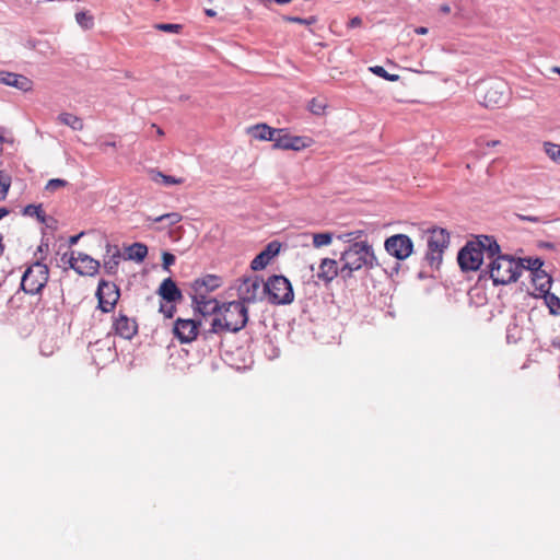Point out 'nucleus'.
Returning <instances> with one entry per match:
<instances>
[{"label": "nucleus", "mask_w": 560, "mask_h": 560, "mask_svg": "<svg viewBox=\"0 0 560 560\" xmlns=\"http://www.w3.org/2000/svg\"><path fill=\"white\" fill-rule=\"evenodd\" d=\"M340 275L342 278H351L354 271L362 268L373 269L378 265L372 245L368 241L354 242L349 245L340 256Z\"/></svg>", "instance_id": "obj_1"}, {"label": "nucleus", "mask_w": 560, "mask_h": 560, "mask_svg": "<svg viewBox=\"0 0 560 560\" xmlns=\"http://www.w3.org/2000/svg\"><path fill=\"white\" fill-rule=\"evenodd\" d=\"M248 320V310L243 302L232 301L221 306L219 314L212 319L211 332H237Z\"/></svg>", "instance_id": "obj_2"}, {"label": "nucleus", "mask_w": 560, "mask_h": 560, "mask_svg": "<svg viewBox=\"0 0 560 560\" xmlns=\"http://www.w3.org/2000/svg\"><path fill=\"white\" fill-rule=\"evenodd\" d=\"M490 278L493 284H509L515 282L521 276V265L506 255H498L489 264Z\"/></svg>", "instance_id": "obj_3"}, {"label": "nucleus", "mask_w": 560, "mask_h": 560, "mask_svg": "<svg viewBox=\"0 0 560 560\" xmlns=\"http://www.w3.org/2000/svg\"><path fill=\"white\" fill-rule=\"evenodd\" d=\"M508 85L499 78L480 81L476 88L478 101L486 107L501 106L508 100Z\"/></svg>", "instance_id": "obj_4"}, {"label": "nucleus", "mask_w": 560, "mask_h": 560, "mask_svg": "<svg viewBox=\"0 0 560 560\" xmlns=\"http://www.w3.org/2000/svg\"><path fill=\"white\" fill-rule=\"evenodd\" d=\"M428 249L425 260L432 268H438L443 259V254L450 245V234L445 229L435 228L428 231Z\"/></svg>", "instance_id": "obj_5"}, {"label": "nucleus", "mask_w": 560, "mask_h": 560, "mask_svg": "<svg viewBox=\"0 0 560 560\" xmlns=\"http://www.w3.org/2000/svg\"><path fill=\"white\" fill-rule=\"evenodd\" d=\"M262 293L272 304L285 305L294 300L291 282L283 276H272L262 285Z\"/></svg>", "instance_id": "obj_6"}, {"label": "nucleus", "mask_w": 560, "mask_h": 560, "mask_svg": "<svg viewBox=\"0 0 560 560\" xmlns=\"http://www.w3.org/2000/svg\"><path fill=\"white\" fill-rule=\"evenodd\" d=\"M49 277L48 267L37 260L31 265L23 273L21 288L25 293L38 294L46 285Z\"/></svg>", "instance_id": "obj_7"}, {"label": "nucleus", "mask_w": 560, "mask_h": 560, "mask_svg": "<svg viewBox=\"0 0 560 560\" xmlns=\"http://www.w3.org/2000/svg\"><path fill=\"white\" fill-rule=\"evenodd\" d=\"M482 243L469 242L464 246L457 256L458 264L464 271H475L479 269L483 261Z\"/></svg>", "instance_id": "obj_8"}, {"label": "nucleus", "mask_w": 560, "mask_h": 560, "mask_svg": "<svg viewBox=\"0 0 560 560\" xmlns=\"http://www.w3.org/2000/svg\"><path fill=\"white\" fill-rule=\"evenodd\" d=\"M386 252L398 260L407 259L413 252V243L406 234H395L384 243Z\"/></svg>", "instance_id": "obj_9"}, {"label": "nucleus", "mask_w": 560, "mask_h": 560, "mask_svg": "<svg viewBox=\"0 0 560 560\" xmlns=\"http://www.w3.org/2000/svg\"><path fill=\"white\" fill-rule=\"evenodd\" d=\"M119 296V289L115 283L105 280L100 281L96 298L98 300V308L102 310V312H110L115 307Z\"/></svg>", "instance_id": "obj_10"}, {"label": "nucleus", "mask_w": 560, "mask_h": 560, "mask_svg": "<svg viewBox=\"0 0 560 560\" xmlns=\"http://www.w3.org/2000/svg\"><path fill=\"white\" fill-rule=\"evenodd\" d=\"M262 280L257 276L245 278L237 289L238 302L244 304L255 302L260 295L265 294L262 293Z\"/></svg>", "instance_id": "obj_11"}, {"label": "nucleus", "mask_w": 560, "mask_h": 560, "mask_svg": "<svg viewBox=\"0 0 560 560\" xmlns=\"http://www.w3.org/2000/svg\"><path fill=\"white\" fill-rule=\"evenodd\" d=\"M199 325L200 322L195 319L177 318L173 332L182 343H189L197 338Z\"/></svg>", "instance_id": "obj_12"}, {"label": "nucleus", "mask_w": 560, "mask_h": 560, "mask_svg": "<svg viewBox=\"0 0 560 560\" xmlns=\"http://www.w3.org/2000/svg\"><path fill=\"white\" fill-rule=\"evenodd\" d=\"M69 264L72 269L82 276H93L100 268L97 260L83 253H78L77 256L72 253Z\"/></svg>", "instance_id": "obj_13"}, {"label": "nucleus", "mask_w": 560, "mask_h": 560, "mask_svg": "<svg viewBox=\"0 0 560 560\" xmlns=\"http://www.w3.org/2000/svg\"><path fill=\"white\" fill-rule=\"evenodd\" d=\"M0 83L15 88L22 92H30L34 86L33 81L27 77L8 71H0Z\"/></svg>", "instance_id": "obj_14"}, {"label": "nucleus", "mask_w": 560, "mask_h": 560, "mask_svg": "<svg viewBox=\"0 0 560 560\" xmlns=\"http://www.w3.org/2000/svg\"><path fill=\"white\" fill-rule=\"evenodd\" d=\"M273 147L277 149H282V150L299 151V150L306 148L307 142H306V139L303 137L290 136L288 133H283L282 129H279V132H278V136L276 139V144H273Z\"/></svg>", "instance_id": "obj_15"}, {"label": "nucleus", "mask_w": 560, "mask_h": 560, "mask_svg": "<svg viewBox=\"0 0 560 560\" xmlns=\"http://www.w3.org/2000/svg\"><path fill=\"white\" fill-rule=\"evenodd\" d=\"M192 301L196 310L203 316L215 313L219 314L221 310L219 302L203 292L195 293Z\"/></svg>", "instance_id": "obj_16"}, {"label": "nucleus", "mask_w": 560, "mask_h": 560, "mask_svg": "<svg viewBox=\"0 0 560 560\" xmlns=\"http://www.w3.org/2000/svg\"><path fill=\"white\" fill-rule=\"evenodd\" d=\"M114 328L116 334L125 339H131L137 332L136 322L125 315H119L115 319Z\"/></svg>", "instance_id": "obj_17"}, {"label": "nucleus", "mask_w": 560, "mask_h": 560, "mask_svg": "<svg viewBox=\"0 0 560 560\" xmlns=\"http://www.w3.org/2000/svg\"><path fill=\"white\" fill-rule=\"evenodd\" d=\"M340 273V268L335 259L324 258L320 261L317 278L328 283Z\"/></svg>", "instance_id": "obj_18"}, {"label": "nucleus", "mask_w": 560, "mask_h": 560, "mask_svg": "<svg viewBox=\"0 0 560 560\" xmlns=\"http://www.w3.org/2000/svg\"><path fill=\"white\" fill-rule=\"evenodd\" d=\"M159 294L167 303H173L182 299L180 290L171 278L163 280L159 288Z\"/></svg>", "instance_id": "obj_19"}, {"label": "nucleus", "mask_w": 560, "mask_h": 560, "mask_svg": "<svg viewBox=\"0 0 560 560\" xmlns=\"http://www.w3.org/2000/svg\"><path fill=\"white\" fill-rule=\"evenodd\" d=\"M221 284V280L217 276H207L202 279H197L195 281V293L203 292L205 294H208L210 291L215 290Z\"/></svg>", "instance_id": "obj_20"}, {"label": "nucleus", "mask_w": 560, "mask_h": 560, "mask_svg": "<svg viewBox=\"0 0 560 560\" xmlns=\"http://www.w3.org/2000/svg\"><path fill=\"white\" fill-rule=\"evenodd\" d=\"M532 282L535 285L536 290L546 295L547 293H549L552 280L551 277L545 270L540 269L532 275Z\"/></svg>", "instance_id": "obj_21"}, {"label": "nucleus", "mask_w": 560, "mask_h": 560, "mask_svg": "<svg viewBox=\"0 0 560 560\" xmlns=\"http://www.w3.org/2000/svg\"><path fill=\"white\" fill-rule=\"evenodd\" d=\"M253 137L258 140H269L276 144V139L279 132V129H273L268 127L267 125H256L250 130Z\"/></svg>", "instance_id": "obj_22"}, {"label": "nucleus", "mask_w": 560, "mask_h": 560, "mask_svg": "<svg viewBox=\"0 0 560 560\" xmlns=\"http://www.w3.org/2000/svg\"><path fill=\"white\" fill-rule=\"evenodd\" d=\"M148 255V247L143 243H133L126 248V259L141 262Z\"/></svg>", "instance_id": "obj_23"}, {"label": "nucleus", "mask_w": 560, "mask_h": 560, "mask_svg": "<svg viewBox=\"0 0 560 560\" xmlns=\"http://www.w3.org/2000/svg\"><path fill=\"white\" fill-rule=\"evenodd\" d=\"M478 242H481L483 245V258L487 257L488 259L493 260L498 255H500V246L492 237L482 236L481 238H478Z\"/></svg>", "instance_id": "obj_24"}, {"label": "nucleus", "mask_w": 560, "mask_h": 560, "mask_svg": "<svg viewBox=\"0 0 560 560\" xmlns=\"http://www.w3.org/2000/svg\"><path fill=\"white\" fill-rule=\"evenodd\" d=\"M121 254L118 247H114L112 254L104 259V269L108 275H115L118 270Z\"/></svg>", "instance_id": "obj_25"}, {"label": "nucleus", "mask_w": 560, "mask_h": 560, "mask_svg": "<svg viewBox=\"0 0 560 560\" xmlns=\"http://www.w3.org/2000/svg\"><path fill=\"white\" fill-rule=\"evenodd\" d=\"M57 119L60 124L70 127L72 130H82L83 129L82 119L73 114L61 113Z\"/></svg>", "instance_id": "obj_26"}, {"label": "nucleus", "mask_w": 560, "mask_h": 560, "mask_svg": "<svg viewBox=\"0 0 560 560\" xmlns=\"http://www.w3.org/2000/svg\"><path fill=\"white\" fill-rule=\"evenodd\" d=\"M150 174H151V179L154 183L163 184L165 186L177 185V184L183 183L182 178H176L174 176L165 175L160 171L152 170L150 172Z\"/></svg>", "instance_id": "obj_27"}, {"label": "nucleus", "mask_w": 560, "mask_h": 560, "mask_svg": "<svg viewBox=\"0 0 560 560\" xmlns=\"http://www.w3.org/2000/svg\"><path fill=\"white\" fill-rule=\"evenodd\" d=\"M151 220L155 223H163V228H170L178 223L182 220V215L178 212H170Z\"/></svg>", "instance_id": "obj_28"}, {"label": "nucleus", "mask_w": 560, "mask_h": 560, "mask_svg": "<svg viewBox=\"0 0 560 560\" xmlns=\"http://www.w3.org/2000/svg\"><path fill=\"white\" fill-rule=\"evenodd\" d=\"M23 214L28 217H36V219L40 223H46L47 217L45 212L43 211V208L40 205H27L23 209Z\"/></svg>", "instance_id": "obj_29"}, {"label": "nucleus", "mask_w": 560, "mask_h": 560, "mask_svg": "<svg viewBox=\"0 0 560 560\" xmlns=\"http://www.w3.org/2000/svg\"><path fill=\"white\" fill-rule=\"evenodd\" d=\"M517 262H520V265H521V271L523 269H527V270L532 271V275L534 272H537L538 270H540L542 265H544L541 259H539V258H530V257L520 259V260H517Z\"/></svg>", "instance_id": "obj_30"}, {"label": "nucleus", "mask_w": 560, "mask_h": 560, "mask_svg": "<svg viewBox=\"0 0 560 560\" xmlns=\"http://www.w3.org/2000/svg\"><path fill=\"white\" fill-rule=\"evenodd\" d=\"M335 236L339 241H342L343 243H348L349 245H351L354 242L362 241L361 237L363 236V231L355 230V231H351V232H347V233H340Z\"/></svg>", "instance_id": "obj_31"}, {"label": "nucleus", "mask_w": 560, "mask_h": 560, "mask_svg": "<svg viewBox=\"0 0 560 560\" xmlns=\"http://www.w3.org/2000/svg\"><path fill=\"white\" fill-rule=\"evenodd\" d=\"M11 187V176L0 171V201H3L9 192V189Z\"/></svg>", "instance_id": "obj_32"}, {"label": "nucleus", "mask_w": 560, "mask_h": 560, "mask_svg": "<svg viewBox=\"0 0 560 560\" xmlns=\"http://www.w3.org/2000/svg\"><path fill=\"white\" fill-rule=\"evenodd\" d=\"M545 301L550 313L560 316V298L553 293H547L545 295Z\"/></svg>", "instance_id": "obj_33"}, {"label": "nucleus", "mask_w": 560, "mask_h": 560, "mask_svg": "<svg viewBox=\"0 0 560 560\" xmlns=\"http://www.w3.org/2000/svg\"><path fill=\"white\" fill-rule=\"evenodd\" d=\"M335 235L332 233H315L313 234V245L317 248L327 246L331 243L332 237Z\"/></svg>", "instance_id": "obj_34"}, {"label": "nucleus", "mask_w": 560, "mask_h": 560, "mask_svg": "<svg viewBox=\"0 0 560 560\" xmlns=\"http://www.w3.org/2000/svg\"><path fill=\"white\" fill-rule=\"evenodd\" d=\"M75 21L84 30L92 28L94 24L93 16L83 11L75 14Z\"/></svg>", "instance_id": "obj_35"}, {"label": "nucleus", "mask_w": 560, "mask_h": 560, "mask_svg": "<svg viewBox=\"0 0 560 560\" xmlns=\"http://www.w3.org/2000/svg\"><path fill=\"white\" fill-rule=\"evenodd\" d=\"M545 153L555 162L560 163V144L546 142L544 144Z\"/></svg>", "instance_id": "obj_36"}, {"label": "nucleus", "mask_w": 560, "mask_h": 560, "mask_svg": "<svg viewBox=\"0 0 560 560\" xmlns=\"http://www.w3.org/2000/svg\"><path fill=\"white\" fill-rule=\"evenodd\" d=\"M370 71L375 75L381 77L390 82H395L399 79L398 74L388 73L382 66H373L370 68Z\"/></svg>", "instance_id": "obj_37"}, {"label": "nucleus", "mask_w": 560, "mask_h": 560, "mask_svg": "<svg viewBox=\"0 0 560 560\" xmlns=\"http://www.w3.org/2000/svg\"><path fill=\"white\" fill-rule=\"evenodd\" d=\"M326 102L319 98H313L308 104V109L311 113L317 116H322L325 113L326 109Z\"/></svg>", "instance_id": "obj_38"}, {"label": "nucleus", "mask_w": 560, "mask_h": 560, "mask_svg": "<svg viewBox=\"0 0 560 560\" xmlns=\"http://www.w3.org/2000/svg\"><path fill=\"white\" fill-rule=\"evenodd\" d=\"M270 262V259L267 257V254H264L260 252L250 262V267L253 270H261L264 269L268 264Z\"/></svg>", "instance_id": "obj_39"}, {"label": "nucleus", "mask_w": 560, "mask_h": 560, "mask_svg": "<svg viewBox=\"0 0 560 560\" xmlns=\"http://www.w3.org/2000/svg\"><path fill=\"white\" fill-rule=\"evenodd\" d=\"M68 186V182L61 178L49 179L46 184L45 189L49 192H55L59 188Z\"/></svg>", "instance_id": "obj_40"}, {"label": "nucleus", "mask_w": 560, "mask_h": 560, "mask_svg": "<svg viewBox=\"0 0 560 560\" xmlns=\"http://www.w3.org/2000/svg\"><path fill=\"white\" fill-rule=\"evenodd\" d=\"M155 28L166 33H178L182 30V25L173 23H160L155 25Z\"/></svg>", "instance_id": "obj_41"}, {"label": "nucleus", "mask_w": 560, "mask_h": 560, "mask_svg": "<svg viewBox=\"0 0 560 560\" xmlns=\"http://www.w3.org/2000/svg\"><path fill=\"white\" fill-rule=\"evenodd\" d=\"M284 20L291 23H299L303 25H312L316 21L314 16H311L308 19H303L299 16H284Z\"/></svg>", "instance_id": "obj_42"}, {"label": "nucleus", "mask_w": 560, "mask_h": 560, "mask_svg": "<svg viewBox=\"0 0 560 560\" xmlns=\"http://www.w3.org/2000/svg\"><path fill=\"white\" fill-rule=\"evenodd\" d=\"M279 248L280 245L277 242H271L266 246L262 253L267 254V257L271 260L279 253Z\"/></svg>", "instance_id": "obj_43"}, {"label": "nucleus", "mask_w": 560, "mask_h": 560, "mask_svg": "<svg viewBox=\"0 0 560 560\" xmlns=\"http://www.w3.org/2000/svg\"><path fill=\"white\" fill-rule=\"evenodd\" d=\"M175 306L172 304V303H168V304H161L160 306V312L166 317V318H172L175 314Z\"/></svg>", "instance_id": "obj_44"}, {"label": "nucleus", "mask_w": 560, "mask_h": 560, "mask_svg": "<svg viewBox=\"0 0 560 560\" xmlns=\"http://www.w3.org/2000/svg\"><path fill=\"white\" fill-rule=\"evenodd\" d=\"M162 260H163V268L165 270H168L170 266H172L175 262V256L171 253L165 252L162 255Z\"/></svg>", "instance_id": "obj_45"}, {"label": "nucleus", "mask_w": 560, "mask_h": 560, "mask_svg": "<svg viewBox=\"0 0 560 560\" xmlns=\"http://www.w3.org/2000/svg\"><path fill=\"white\" fill-rule=\"evenodd\" d=\"M362 23V20L359 16H354L349 21L348 26L351 28L360 26Z\"/></svg>", "instance_id": "obj_46"}, {"label": "nucleus", "mask_w": 560, "mask_h": 560, "mask_svg": "<svg viewBox=\"0 0 560 560\" xmlns=\"http://www.w3.org/2000/svg\"><path fill=\"white\" fill-rule=\"evenodd\" d=\"M521 220H524V221H529V222H534V223H537V222H540V219L538 217H533V215H522V214H518L517 215Z\"/></svg>", "instance_id": "obj_47"}, {"label": "nucleus", "mask_w": 560, "mask_h": 560, "mask_svg": "<svg viewBox=\"0 0 560 560\" xmlns=\"http://www.w3.org/2000/svg\"><path fill=\"white\" fill-rule=\"evenodd\" d=\"M108 147H112V148L116 147V142H114V141H105V142H102L100 144V148L103 151H105V149L108 148Z\"/></svg>", "instance_id": "obj_48"}, {"label": "nucleus", "mask_w": 560, "mask_h": 560, "mask_svg": "<svg viewBox=\"0 0 560 560\" xmlns=\"http://www.w3.org/2000/svg\"><path fill=\"white\" fill-rule=\"evenodd\" d=\"M415 32L419 35H425L428 34L429 30L424 26H419L415 30Z\"/></svg>", "instance_id": "obj_49"}, {"label": "nucleus", "mask_w": 560, "mask_h": 560, "mask_svg": "<svg viewBox=\"0 0 560 560\" xmlns=\"http://www.w3.org/2000/svg\"><path fill=\"white\" fill-rule=\"evenodd\" d=\"M440 11L444 14H447L451 12V7L448 4H442Z\"/></svg>", "instance_id": "obj_50"}, {"label": "nucleus", "mask_w": 560, "mask_h": 560, "mask_svg": "<svg viewBox=\"0 0 560 560\" xmlns=\"http://www.w3.org/2000/svg\"><path fill=\"white\" fill-rule=\"evenodd\" d=\"M9 214V210L4 207L0 208V220Z\"/></svg>", "instance_id": "obj_51"}, {"label": "nucleus", "mask_w": 560, "mask_h": 560, "mask_svg": "<svg viewBox=\"0 0 560 560\" xmlns=\"http://www.w3.org/2000/svg\"><path fill=\"white\" fill-rule=\"evenodd\" d=\"M81 235H82V233L79 234V235L71 236L70 240H69V243L71 245L75 244L79 241V238L81 237Z\"/></svg>", "instance_id": "obj_52"}, {"label": "nucleus", "mask_w": 560, "mask_h": 560, "mask_svg": "<svg viewBox=\"0 0 560 560\" xmlns=\"http://www.w3.org/2000/svg\"><path fill=\"white\" fill-rule=\"evenodd\" d=\"M205 12L208 16H214L217 14L215 11L212 9H207Z\"/></svg>", "instance_id": "obj_53"}, {"label": "nucleus", "mask_w": 560, "mask_h": 560, "mask_svg": "<svg viewBox=\"0 0 560 560\" xmlns=\"http://www.w3.org/2000/svg\"><path fill=\"white\" fill-rule=\"evenodd\" d=\"M275 1L278 4H287V3L291 2L292 0H275Z\"/></svg>", "instance_id": "obj_54"}, {"label": "nucleus", "mask_w": 560, "mask_h": 560, "mask_svg": "<svg viewBox=\"0 0 560 560\" xmlns=\"http://www.w3.org/2000/svg\"><path fill=\"white\" fill-rule=\"evenodd\" d=\"M552 71L560 75V68L559 67H553Z\"/></svg>", "instance_id": "obj_55"}, {"label": "nucleus", "mask_w": 560, "mask_h": 560, "mask_svg": "<svg viewBox=\"0 0 560 560\" xmlns=\"http://www.w3.org/2000/svg\"><path fill=\"white\" fill-rule=\"evenodd\" d=\"M38 250H39V252H43V250H44V244L39 245Z\"/></svg>", "instance_id": "obj_56"}, {"label": "nucleus", "mask_w": 560, "mask_h": 560, "mask_svg": "<svg viewBox=\"0 0 560 560\" xmlns=\"http://www.w3.org/2000/svg\"><path fill=\"white\" fill-rule=\"evenodd\" d=\"M158 133H159L160 136H162V135H163V131H162L161 129H158Z\"/></svg>", "instance_id": "obj_57"}, {"label": "nucleus", "mask_w": 560, "mask_h": 560, "mask_svg": "<svg viewBox=\"0 0 560 560\" xmlns=\"http://www.w3.org/2000/svg\"><path fill=\"white\" fill-rule=\"evenodd\" d=\"M498 142L497 141H492L491 142V145H495ZM490 145V143H488Z\"/></svg>", "instance_id": "obj_58"}, {"label": "nucleus", "mask_w": 560, "mask_h": 560, "mask_svg": "<svg viewBox=\"0 0 560 560\" xmlns=\"http://www.w3.org/2000/svg\"><path fill=\"white\" fill-rule=\"evenodd\" d=\"M107 248H108V249H107V253L109 254V253H110V250H112V248H110V246H109V245H107Z\"/></svg>", "instance_id": "obj_59"}, {"label": "nucleus", "mask_w": 560, "mask_h": 560, "mask_svg": "<svg viewBox=\"0 0 560 560\" xmlns=\"http://www.w3.org/2000/svg\"><path fill=\"white\" fill-rule=\"evenodd\" d=\"M0 140H3V138H2V137H0Z\"/></svg>", "instance_id": "obj_60"}]
</instances>
